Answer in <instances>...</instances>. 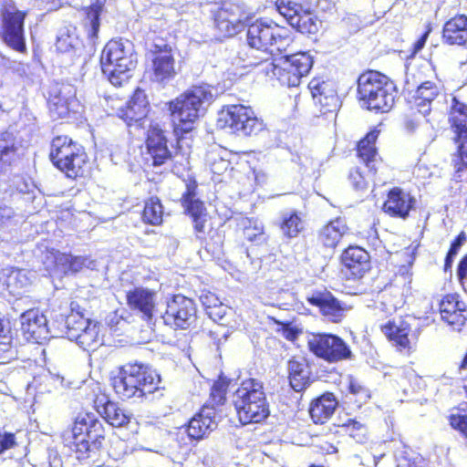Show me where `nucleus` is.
Here are the masks:
<instances>
[{
    "label": "nucleus",
    "instance_id": "f257e3e1",
    "mask_svg": "<svg viewBox=\"0 0 467 467\" xmlns=\"http://www.w3.org/2000/svg\"><path fill=\"white\" fill-rule=\"evenodd\" d=\"M133 445L120 435L106 440L101 423L90 411L80 413L75 420L70 449L81 463L102 467L106 458L119 461L133 451Z\"/></svg>",
    "mask_w": 467,
    "mask_h": 467
},
{
    "label": "nucleus",
    "instance_id": "f03ea898",
    "mask_svg": "<svg viewBox=\"0 0 467 467\" xmlns=\"http://www.w3.org/2000/svg\"><path fill=\"white\" fill-rule=\"evenodd\" d=\"M295 36L285 27L274 21L257 18L248 26L246 32L247 48L240 53L245 67H254L263 64L267 58L253 56V49L264 53H286L295 43Z\"/></svg>",
    "mask_w": 467,
    "mask_h": 467
},
{
    "label": "nucleus",
    "instance_id": "7ed1b4c3",
    "mask_svg": "<svg viewBox=\"0 0 467 467\" xmlns=\"http://www.w3.org/2000/svg\"><path fill=\"white\" fill-rule=\"evenodd\" d=\"M212 97L209 86L198 84L191 86L167 102L172 133L179 148L182 147L184 140H192V132L201 116L202 105Z\"/></svg>",
    "mask_w": 467,
    "mask_h": 467
},
{
    "label": "nucleus",
    "instance_id": "20e7f679",
    "mask_svg": "<svg viewBox=\"0 0 467 467\" xmlns=\"http://www.w3.org/2000/svg\"><path fill=\"white\" fill-rule=\"evenodd\" d=\"M448 123L455 146L451 154V183L462 192L467 187V104L453 96L448 109Z\"/></svg>",
    "mask_w": 467,
    "mask_h": 467
},
{
    "label": "nucleus",
    "instance_id": "39448f33",
    "mask_svg": "<svg viewBox=\"0 0 467 467\" xmlns=\"http://www.w3.org/2000/svg\"><path fill=\"white\" fill-rule=\"evenodd\" d=\"M52 165L68 179L78 181L90 175L92 164L83 145L67 135H57L49 144Z\"/></svg>",
    "mask_w": 467,
    "mask_h": 467
},
{
    "label": "nucleus",
    "instance_id": "423d86ee",
    "mask_svg": "<svg viewBox=\"0 0 467 467\" xmlns=\"http://www.w3.org/2000/svg\"><path fill=\"white\" fill-rule=\"evenodd\" d=\"M52 165L68 179L78 181L90 175L92 164L83 145L67 135H57L49 144Z\"/></svg>",
    "mask_w": 467,
    "mask_h": 467
},
{
    "label": "nucleus",
    "instance_id": "0eeeda50",
    "mask_svg": "<svg viewBox=\"0 0 467 467\" xmlns=\"http://www.w3.org/2000/svg\"><path fill=\"white\" fill-rule=\"evenodd\" d=\"M396 86L387 75L374 69L362 71L357 79V99L367 110L387 113L395 104Z\"/></svg>",
    "mask_w": 467,
    "mask_h": 467
},
{
    "label": "nucleus",
    "instance_id": "6e6552de",
    "mask_svg": "<svg viewBox=\"0 0 467 467\" xmlns=\"http://www.w3.org/2000/svg\"><path fill=\"white\" fill-rule=\"evenodd\" d=\"M101 71L115 87H122L131 78L137 58L132 47L121 38L109 40L101 50Z\"/></svg>",
    "mask_w": 467,
    "mask_h": 467
},
{
    "label": "nucleus",
    "instance_id": "1a4fd4ad",
    "mask_svg": "<svg viewBox=\"0 0 467 467\" xmlns=\"http://www.w3.org/2000/svg\"><path fill=\"white\" fill-rule=\"evenodd\" d=\"M161 377L142 364H129L113 378L112 386L121 400L141 398L160 389Z\"/></svg>",
    "mask_w": 467,
    "mask_h": 467
},
{
    "label": "nucleus",
    "instance_id": "9d476101",
    "mask_svg": "<svg viewBox=\"0 0 467 467\" xmlns=\"http://www.w3.org/2000/svg\"><path fill=\"white\" fill-rule=\"evenodd\" d=\"M266 73L271 71L272 77L275 78L281 85L288 88L298 87L302 78L306 77L312 67L313 57L307 52H296L289 55H283L277 63L266 59Z\"/></svg>",
    "mask_w": 467,
    "mask_h": 467
},
{
    "label": "nucleus",
    "instance_id": "9b49d317",
    "mask_svg": "<svg viewBox=\"0 0 467 467\" xmlns=\"http://www.w3.org/2000/svg\"><path fill=\"white\" fill-rule=\"evenodd\" d=\"M253 13L239 1L228 0L212 11L213 27L221 38L241 33L253 18Z\"/></svg>",
    "mask_w": 467,
    "mask_h": 467
},
{
    "label": "nucleus",
    "instance_id": "f8f14e48",
    "mask_svg": "<svg viewBox=\"0 0 467 467\" xmlns=\"http://www.w3.org/2000/svg\"><path fill=\"white\" fill-rule=\"evenodd\" d=\"M168 130L158 122H151L144 137L141 151L143 164L148 169H158L173 161L174 153L169 146Z\"/></svg>",
    "mask_w": 467,
    "mask_h": 467
},
{
    "label": "nucleus",
    "instance_id": "ddd939ff",
    "mask_svg": "<svg viewBox=\"0 0 467 467\" xmlns=\"http://www.w3.org/2000/svg\"><path fill=\"white\" fill-rule=\"evenodd\" d=\"M198 183L194 179L186 182L185 191L180 198V203L183 208V213L187 215L193 227V232L197 239L205 241L206 234L210 232L209 213L205 202L197 197Z\"/></svg>",
    "mask_w": 467,
    "mask_h": 467
},
{
    "label": "nucleus",
    "instance_id": "4468645a",
    "mask_svg": "<svg viewBox=\"0 0 467 467\" xmlns=\"http://www.w3.org/2000/svg\"><path fill=\"white\" fill-rule=\"evenodd\" d=\"M220 120L238 135L254 136L265 130L264 121L257 118L253 109L242 104L224 106Z\"/></svg>",
    "mask_w": 467,
    "mask_h": 467
},
{
    "label": "nucleus",
    "instance_id": "2eb2a0df",
    "mask_svg": "<svg viewBox=\"0 0 467 467\" xmlns=\"http://www.w3.org/2000/svg\"><path fill=\"white\" fill-rule=\"evenodd\" d=\"M309 350L327 363L350 360L354 355L348 343L339 336L330 333H318L308 341Z\"/></svg>",
    "mask_w": 467,
    "mask_h": 467
},
{
    "label": "nucleus",
    "instance_id": "dca6fc26",
    "mask_svg": "<svg viewBox=\"0 0 467 467\" xmlns=\"http://www.w3.org/2000/svg\"><path fill=\"white\" fill-rule=\"evenodd\" d=\"M412 274L405 267L394 274L379 295L381 309L392 313L401 307L410 294Z\"/></svg>",
    "mask_w": 467,
    "mask_h": 467
},
{
    "label": "nucleus",
    "instance_id": "f3484780",
    "mask_svg": "<svg viewBox=\"0 0 467 467\" xmlns=\"http://www.w3.org/2000/svg\"><path fill=\"white\" fill-rule=\"evenodd\" d=\"M27 14V11L18 9H5L1 13L0 37L9 48L21 54L27 52L25 37V21Z\"/></svg>",
    "mask_w": 467,
    "mask_h": 467
},
{
    "label": "nucleus",
    "instance_id": "a211bd4d",
    "mask_svg": "<svg viewBox=\"0 0 467 467\" xmlns=\"http://www.w3.org/2000/svg\"><path fill=\"white\" fill-rule=\"evenodd\" d=\"M196 313V305L192 298L175 294L167 299L162 319L171 328L187 329L194 323Z\"/></svg>",
    "mask_w": 467,
    "mask_h": 467
},
{
    "label": "nucleus",
    "instance_id": "6ab92c4d",
    "mask_svg": "<svg viewBox=\"0 0 467 467\" xmlns=\"http://www.w3.org/2000/svg\"><path fill=\"white\" fill-rule=\"evenodd\" d=\"M306 301L309 306L317 308L326 321L333 324H340L350 308L326 287L312 291L306 296Z\"/></svg>",
    "mask_w": 467,
    "mask_h": 467
},
{
    "label": "nucleus",
    "instance_id": "aec40b11",
    "mask_svg": "<svg viewBox=\"0 0 467 467\" xmlns=\"http://www.w3.org/2000/svg\"><path fill=\"white\" fill-rule=\"evenodd\" d=\"M278 13L296 31L315 35L318 31V19L314 11L304 7L301 4L293 2H276Z\"/></svg>",
    "mask_w": 467,
    "mask_h": 467
},
{
    "label": "nucleus",
    "instance_id": "412c9836",
    "mask_svg": "<svg viewBox=\"0 0 467 467\" xmlns=\"http://www.w3.org/2000/svg\"><path fill=\"white\" fill-rule=\"evenodd\" d=\"M341 273L346 280L358 281L371 269L369 253L363 247L350 244L339 255Z\"/></svg>",
    "mask_w": 467,
    "mask_h": 467
},
{
    "label": "nucleus",
    "instance_id": "4be33fe9",
    "mask_svg": "<svg viewBox=\"0 0 467 467\" xmlns=\"http://www.w3.org/2000/svg\"><path fill=\"white\" fill-rule=\"evenodd\" d=\"M150 55L149 72L152 81L164 83L175 78V58L169 44H154Z\"/></svg>",
    "mask_w": 467,
    "mask_h": 467
},
{
    "label": "nucleus",
    "instance_id": "5701e85b",
    "mask_svg": "<svg viewBox=\"0 0 467 467\" xmlns=\"http://www.w3.org/2000/svg\"><path fill=\"white\" fill-rule=\"evenodd\" d=\"M307 88L320 114H336L337 112L341 101L333 82L315 77L309 81Z\"/></svg>",
    "mask_w": 467,
    "mask_h": 467
},
{
    "label": "nucleus",
    "instance_id": "b1692460",
    "mask_svg": "<svg viewBox=\"0 0 467 467\" xmlns=\"http://www.w3.org/2000/svg\"><path fill=\"white\" fill-rule=\"evenodd\" d=\"M233 404L234 409H267L264 384L254 378L244 379L233 394Z\"/></svg>",
    "mask_w": 467,
    "mask_h": 467
},
{
    "label": "nucleus",
    "instance_id": "393cba45",
    "mask_svg": "<svg viewBox=\"0 0 467 467\" xmlns=\"http://www.w3.org/2000/svg\"><path fill=\"white\" fill-rule=\"evenodd\" d=\"M416 209V199L400 186H394L386 192L381 211L390 218L407 220Z\"/></svg>",
    "mask_w": 467,
    "mask_h": 467
},
{
    "label": "nucleus",
    "instance_id": "a878e982",
    "mask_svg": "<svg viewBox=\"0 0 467 467\" xmlns=\"http://www.w3.org/2000/svg\"><path fill=\"white\" fill-rule=\"evenodd\" d=\"M204 412L198 410L185 425V432H177L176 441L180 448H187L202 440L216 428L213 417Z\"/></svg>",
    "mask_w": 467,
    "mask_h": 467
},
{
    "label": "nucleus",
    "instance_id": "bb28decb",
    "mask_svg": "<svg viewBox=\"0 0 467 467\" xmlns=\"http://www.w3.org/2000/svg\"><path fill=\"white\" fill-rule=\"evenodd\" d=\"M379 134L380 130L373 127L357 141L355 146L356 157L371 175H377L384 162L377 147Z\"/></svg>",
    "mask_w": 467,
    "mask_h": 467
},
{
    "label": "nucleus",
    "instance_id": "cd10ccee",
    "mask_svg": "<svg viewBox=\"0 0 467 467\" xmlns=\"http://www.w3.org/2000/svg\"><path fill=\"white\" fill-rule=\"evenodd\" d=\"M126 303L130 310L142 320L150 322L157 311V292L141 285L134 286L126 292Z\"/></svg>",
    "mask_w": 467,
    "mask_h": 467
},
{
    "label": "nucleus",
    "instance_id": "c85d7f7f",
    "mask_svg": "<svg viewBox=\"0 0 467 467\" xmlns=\"http://www.w3.org/2000/svg\"><path fill=\"white\" fill-rule=\"evenodd\" d=\"M150 104L144 89L138 87L134 89L125 106L120 108L118 117L128 127H142L143 120L148 117Z\"/></svg>",
    "mask_w": 467,
    "mask_h": 467
},
{
    "label": "nucleus",
    "instance_id": "c756f323",
    "mask_svg": "<svg viewBox=\"0 0 467 467\" xmlns=\"http://www.w3.org/2000/svg\"><path fill=\"white\" fill-rule=\"evenodd\" d=\"M439 312L441 319L456 330L467 321V306L457 293L446 294L439 303Z\"/></svg>",
    "mask_w": 467,
    "mask_h": 467
},
{
    "label": "nucleus",
    "instance_id": "7c9ffc66",
    "mask_svg": "<svg viewBox=\"0 0 467 467\" xmlns=\"http://www.w3.org/2000/svg\"><path fill=\"white\" fill-rule=\"evenodd\" d=\"M21 331L26 340L41 343L48 337L47 317L38 308H31L21 315Z\"/></svg>",
    "mask_w": 467,
    "mask_h": 467
},
{
    "label": "nucleus",
    "instance_id": "2f4dec72",
    "mask_svg": "<svg viewBox=\"0 0 467 467\" xmlns=\"http://www.w3.org/2000/svg\"><path fill=\"white\" fill-rule=\"evenodd\" d=\"M380 331L388 341L400 352H410L411 349V324L408 317L389 320L380 326Z\"/></svg>",
    "mask_w": 467,
    "mask_h": 467
},
{
    "label": "nucleus",
    "instance_id": "473e14b6",
    "mask_svg": "<svg viewBox=\"0 0 467 467\" xmlns=\"http://www.w3.org/2000/svg\"><path fill=\"white\" fill-rule=\"evenodd\" d=\"M441 40L444 45L467 49V15L456 14L442 26Z\"/></svg>",
    "mask_w": 467,
    "mask_h": 467
},
{
    "label": "nucleus",
    "instance_id": "72a5a7b5",
    "mask_svg": "<svg viewBox=\"0 0 467 467\" xmlns=\"http://www.w3.org/2000/svg\"><path fill=\"white\" fill-rule=\"evenodd\" d=\"M348 233V227L339 217L328 221L317 234V244L323 250H335L342 238Z\"/></svg>",
    "mask_w": 467,
    "mask_h": 467
},
{
    "label": "nucleus",
    "instance_id": "f704fd0d",
    "mask_svg": "<svg viewBox=\"0 0 467 467\" xmlns=\"http://www.w3.org/2000/svg\"><path fill=\"white\" fill-rule=\"evenodd\" d=\"M22 154L19 143L13 133H0V175L11 171L20 162Z\"/></svg>",
    "mask_w": 467,
    "mask_h": 467
},
{
    "label": "nucleus",
    "instance_id": "c9c22d12",
    "mask_svg": "<svg viewBox=\"0 0 467 467\" xmlns=\"http://www.w3.org/2000/svg\"><path fill=\"white\" fill-rule=\"evenodd\" d=\"M288 380L291 388L299 392L311 383V372L304 357L293 356L287 361Z\"/></svg>",
    "mask_w": 467,
    "mask_h": 467
},
{
    "label": "nucleus",
    "instance_id": "e433bc0d",
    "mask_svg": "<svg viewBox=\"0 0 467 467\" xmlns=\"http://www.w3.org/2000/svg\"><path fill=\"white\" fill-rule=\"evenodd\" d=\"M439 88L432 81L422 82L409 99V104L417 109L419 116H426L431 111V102L438 97Z\"/></svg>",
    "mask_w": 467,
    "mask_h": 467
},
{
    "label": "nucleus",
    "instance_id": "4c0bfd02",
    "mask_svg": "<svg viewBox=\"0 0 467 467\" xmlns=\"http://www.w3.org/2000/svg\"><path fill=\"white\" fill-rule=\"evenodd\" d=\"M48 109L57 119H77L81 114L82 106L76 98L55 96L48 100Z\"/></svg>",
    "mask_w": 467,
    "mask_h": 467
},
{
    "label": "nucleus",
    "instance_id": "58836bf2",
    "mask_svg": "<svg viewBox=\"0 0 467 467\" xmlns=\"http://www.w3.org/2000/svg\"><path fill=\"white\" fill-rule=\"evenodd\" d=\"M232 379L223 374H220L215 380H213L209 398L202 405V409H216L226 404L227 393L231 385Z\"/></svg>",
    "mask_w": 467,
    "mask_h": 467
},
{
    "label": "nucleus",
    "instance_id": "ea45409f",
    "mask_svg": "<svg viewBox=\"0 0 467 467\" xmlns=\"http://www.w3.org/2000/svg\"><path fill=\"white\" fill-rule=\"evenodd\" d=\"M72 341H76L85 350H95L103 342L101 324L98 321L89 320L87 327L82 329L81 333L78 334Z\"/></svg>",
    "mask_w": 467,
    "mask_h": 467
},
{
    "label": "nucleus",
    "instance_id": "a19ab883",
    "mask_svg": "<svg viewBox=\"0 0 467 467\" xmlns=\"http://www.w3.org/2000/svg\"><path fill=\"white\" fill-rule=\"evenodd\" d=\"M88 258L81 255H73L70 253H54V265L65 275L77 274L87 267Z\"/></svg>",
    "mask_w": 467,
    "mask_h": 467
},
{
    "label": "nucleus",
    "instance_id": "79ce46f5",
    "mask_svg": "<svg viewBox=\"0 0 467 467\" xmlns=\"http://www.w3.org/2000/svg\"><path fill=\"white\" fill-rule=\"evenodd\" d=\"M279 228L288 239L297 237L306 229L302 213L294 210L284 213L279 222Z\"/></svg>",
    "mask_w": 467,
    "mask_h": 467
},
{
    "label": "nucleus",
    "instance_id": "37998d69",
    "mask_svg": "<svg viewBox=\"0 0 467 467\" xmlns=\"http://www.w3.org/2000/svg\"><path fill=\"white\" fill-rule=\"evenodd\" d=\"M164 207L157 196H150L144 201L141 221L148 225L160 226L163 223Z\"/></svg>",
    "mask_w": 467,
    "mask_h": 467
},
{
    "label": "nucleus",
    "instance_id": "c03bdc74",
    "mask_svg": "<svg viewBox=\"0 0 467 467\" xmlns=\"http://www.w3.org/2000/svg\"><path fill=\"white\" fill-rule=\"evenodd\" d=\"M103 11V4L96 2L83 8L85 15L83 26L87 36L93 40L98 37L100 27V16Z\"/></svg>",
    "mask_w": 467,
    "mask_h": 467
},
{
    "label": "nucleus",
    "instance_id": "a18cd8bd",
    "mask_svg": "<svg viewBox=\"0 0 467 467\" xmlns=\"http://www.w3.org/2000/svg\"><path fill=\"white\" fill-rule=\"evenodd\" d=\"M102 417L112 427H127L132 434L138 433V421L131 415L126 414L125 410H103Z\"/></svg>",
    "mask_w": 467,
    "mask_h": 467
},
{
    "label": "nucleus",
    "instance_id": "49530a36",
    "mask_svg": "<svg viewBox=\"0 0 467 467\" xmlns=\"http://www.w3.org/2000/svg\"><path fill=\"white\" fill-rule=\"evenodd\" d=\"M335 426L340 427L343 432L358 443H364L368 440V428L367 423L357 418L348 419L344 422L334 423Z\"/></svg>",
    "mask_w": 467,
    "mask_h": 467
},
{
    "label": "nucleus",
    "instance_id": "de8ad7c7",
    "mask_svg": "<svg viewBox=\"0 0 467 467\" xmlns=\"http://www.w3.org/2000/svg\"><path fill=\"white\" fill-rule=\"evenodd\" d=\"M270 410H234V416H230V421L234 427L251 423H259L269 416Z\"/></svg>",
    "mask_w": 467,
    "mask_h": 467
},
{
    "label": "nucleus",
    "instance_id": "09e8293b",
    "mask_svg": "<svg viewBox=\"0 0 467 467\" xmlns=\"http://www.w3.org/2000/svg\"><path fill=\"white\" fill-rule=\"evenodd\" d=\"M89 320L90 319L86 318L81 313L71 309L65 319V334L67 337L73 340L78 334L81 333L82 329L87 327V324Z\"/></svg>",
    "mask_w": 467,
    "mask_h": 467
},
{
    "label": "nucleus",
    "instance_id": "8fccbe9b",
    "mask_svg": "<svg viewBox=\"0 0 467 467\" xmlns=\"http://www.w3.org/2000/svg\"><path fill=\"white\" fill-rule=\"evenodd\" d=\"M348 400L358 409L367 405L371 398V393L368 389L363 386L356 379H351L348 384Z\"/></svg>",
    "mask_w": 467,
    "mask_h": 467
},
{
    "label": "nucleus",
    "instance_id": "3c124183",
    "mask_svg": "<svg viewBox=\"0 0 467 467\" xmlns=\"http://www.w3.org/2000/svg\"><path fill=\"white\" fill-rule=\"evenodd\" d=\"M271 320L273 324L277 326L275 332L288 341H296L302 334V329L292 321H280L274 317Z\"/></svg>",
    "mask_w": 467,
    "mask_h": 467
},
{
    "label": "nucleus",
    "instance_id": "603ef678",
    "mask_svg": "<svg viewBox=\"0 0 467 467\" xmlns=\"http://www.w3.org/2000/svg\"><path fill=\"white\" fill-rule=\"evenodd\" d=\"M243 234L244 238L251 244H258L265 241L264 226L253 220L247 221V224L243 229Z\"/></svg>",
    "mask_w": 467,
    "mask_h": 467
},
{
    "label": "nucleus",
    "instance_id": "864d4df0",
    "mask_svg": "<svg viewBox=\"0 0 467 467\" xmlns=\"http://www.w3.org/2000/svg\"><path fill=\"white\" fill-rule=\"evenodd\" d=\"M375 176L376 175L368 173V170L367 172H365L360 167H354L349 171L348 180L356 190L360 191L367 189L369 184L370 177Z\"/></svg>",
    "mask_w": 467,
    "mask_h": 467
},
{
    "label": "nucleus",
    "instance_id": "5fc2aeb1",
    "mask_svg": "<svg viewBox=\"0 0 467 467\" xmlns=\"http://www.w3.org/2000/svg\"><path fill=\"white\" fill-rule=\"evenodd\" d=\"M396 467H424V459L411 451H402L396 456Z\"/></svg>",
    "mask_w": 467,
    "mask_h": 467
},
{
    "label": "nucleus",
    "instance_id": "6e6d98bb",
    "mask_svg": "<svg viewBox=\"0 0 467 467\" xmlns=\"http://www.w3.org/2000/svg\"><path fill=\"white\" fill-rule=\"evenodd\" d=\"M337 406L338 401L335 394L327 391L314 399L309 404V409H337Z\"/></svg>",
    "mask_w": 467,
    "mask_h": 467
},
{
    "label": "nucleus",
    "instance_id": "4d7b16f0",
    "mask_svg": "<svg viewBox=\"0 0 467 467\" xmlns=\"http://www.w3.org/2000/svg\"><path fill=\"white\" fill-rule=\"evenodd\" d=\"M18 445L16 433L5 431L0 428V455Z\"/></svg>",
    "mask_w": 467,
    "mask_h": 467
},
{
    "label": "nucleus",
    "instance_id": "13d9d810",
    "mask_svg": "<svg viewBox=\"0 0 467 467\" xmlns=\"http://www.w3.org/2000/svg\"><path fill=\"white\" fill-rule=\"evenodd\" d=\"M424 116H419L417 109H412V105H410L409 112L404 115L403 118V126L404 128L410 131H414L420 123V119Z\"/></svg>",
    "mask_w": 467,
    "mask_h": 467
},
{
    "label": "nucleus",
    "instance_id": "bf43d9fd",
    "mask_svg": "<svg viewBox=\"0 0 467 467\" xmlns=\"http://www.w3.org/2000/svg\"><path fill=\"white\" fill-rule=\"evenodd\" d=\"M211 171L213 175V179L219 180L220 177L226 173L229 170H232L230 161L228 160L219 158L214 160L210 166Z\"/></svg>",
    "mask_w": 467,
    "mask_h": 467
},
{
    "label": "nucleus",
    "instance_id": "052dcab7",
    "mask_svg": "<svg viewBox=\"0 0 467 467\" xmlns=\"http://www.w3.org/2000/svg\"><path fill=\"white\" fill-rule=\"evenodd\" d=\"M56 48L60 53L69 52L74 49V43L67 33H63L57 37Z\"/></svg>",
    "mask_w": 467,
    "mask_h": 467
},
{
    "label": "nucleus",
    "instance_id": "680f3d73",
    "mask_svg": "<svg viewBox=\"0 0 467 467\" xmlns=\"http://www.w3.org/2000/svg\"><path fill=\"white\" fill-rule=\"evenodd\" d=\"M457 277L467 293V253L461 258L457 265Z\"/></svg>",
    "mask_w": 467,
    "mask_h": 467
},
{
    "label": "nucleus",
    "instance_id": "e2e57ef3",
    "mask_svg": "<svg viewBox=\"0 0 467 467\" xmlns=\"http://www.w3.org/2000/svg\"><path fill=\"white\" fill-rule=\"evenodd\" d=\"M334 411L335 410H308V413L314 424L322 425L331 419Z\"/></svg>",
    "mask_w": 467,
    "mask_h": 467
},
{
    "label": "nucleus",
    "instance_id": "0e129e2a",
    "mask_svg": "<svg viewBox=\"0 0 467 467\" xmlns=\"http://www.w3.org/2000/svg\"><path fill=\"white\" fill-rule=\"evenodd\" d=\"M113 405V402L109 400V396L104 391L99 390L94 394V409H109V407H111Z\"/></svg>",
    "mask_w": 467,
    "mask_h": 467
},
{
    "label": "nucleus",
    "instance_id": "69168bd1",
    "mask_svg": "<svg viewBox=\"0 0 467 467\" xmlns=\"http://www.w3.org/2000/svg\"><path fill=\"white\" fill-rule=\"evenodd\" d=\"M466 240H467L466 233L464 231H461L458 234V235L451 243L448 253L456 256V254L459 253L461 247L463 245V244L466 242Z\"/></svg>",
    "mask_w": 467,
    "mask_h": 467
},
{
    "label": "nucleus",
    "instance_id": "338daca9",
    "mask_svg": "<svg viewBox=\"0 0 467 467\" xmlns=\"http://www.w3.org/2000/svg\"><path fill=\"white\" fill-rule=\"evenodd\" d=\"M203 305L205 306V310L207 311V314L209 315V317L213 319H216V318H222L223 314L221 313L220 311V308H221V306H219V310L216 311V306H211V305H208L206 302H203Z\"/></svg>",
    "mask_w": 467,
    "mask_h": 467
},
{
    "label": "nucleus",
    "instance_id": "774afa93",
    "mask_svg": "<svg viewBox=\"0 0 467 467\" xmlns=\"http://www.w3.org/2000/svg\"><path fill=\"white\" fill-rule=\"evenodd\" d=\"M428 32H425L422 34L413 44L412 46V53L415 54L419 52L425 45L427 37H428Z\"/></svg>",
    "mask_w": 467,
    "mask_h": 467
}]
</instances>
